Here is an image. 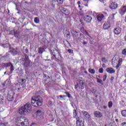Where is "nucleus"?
<instances>
[{
  "mask_svg": "<svg viewBox=\"0 0 126 126\" xmlns=\"http://www.w3.org/2000/svg\"><path fill=\"white\" fill-rule=\"evenodd\" d=\"M42 97L39 95L34 96L31 99V104L33 107H40V106H42Z\"/></svg>",
  "mask_w": 126,
  "mask_h": 126,
  "instance_id": "f257e3e1",
  "label": "nucleus"
},
{
  "mask_svg": "<svg viewBox=\"0 0 126 126\" xmlns=\"http://www.w3.org/2000/svg\"><path fill=\"white\" fill-rule=\"evenodd\" d=\"M32 110L31 104L27 103L19 109V114H20V115H26V114L31 112Z\"/></svg>",
  "mask_w": 126,
  "mask_h": 126,
  "instance_id": "f03ea898",
  "label": "nucleus"
},
{
  "mask_svg": "<svg viewBox=\"0 0 126 126\" xmlns=\"http://www.w3.org/2000/svg\"><path fill=\"white\" fill-rule=\"evenodd\" d=\"M50 53L51 55H53L54 57L56 58V59L58 60V61H60L61 63H63V60H61V59H62V56H61V55L58 50L56 49V48H53L52 50H51Z\"/></svg>",
  "mask_w": 126,
  "mask_h": 126,
  "instance_id": "7ed1b4c3",
  "label": "nucleus"
},
{
  "mask_svg": "<svg viewBox=\"0 0 126 126\" xmlns=\"http://www.w3.org/2000/svg\"><path fill=\"white\" fill-rule=\"evenodd\" d=\"M19 123H20L21 126H29L28 120L25 117H21L19 120Z\"/></svg>",
  "mask_w": 126,
  "mask_h": 126,
  "instance_id": "20e7f679",
  "label": "nucleus"
},
{
  "mask_svg": "<svg viewBox=\"0 0 126 126\" xmlns=\"http://www.w3.org/2000/svg\"><path fill=\"white\" fill-rule=\"evenodd\" d=\"M7 100L9 102H12L14 100V92L9 91L7 95Z\"/></svg>",
  "mask_w": 126,
  "mask_h": 126,
  "instance_id": "39448f33",
  "label": "nucleus"
},
{
  "mask_svg": "<svg viewBox=\"0 0 126 126\" xmlns=\"http://www.w3.org/2000/svg\"><path fill=\"white\" fill-rule=\"evenodd\" d=\"M23 65L24 66L25 70L28 69V67H29V65H30V60H29L28 56H25V61Z\"/></svg>",
  "mask_w": 126,
  "mask_h": 126,
  "instance_id": "423d86ee",
  "label": "nucleus"
},
{
  "mask_svg": "<svg viewBox=\"0 0 126 126\" xmlns=\"http://www.w3.org/2000/svg\"><path fill=\"white\" fill-rule=\"evenodd\" d=\"M43 114H44L43 111L38 110L35 112L34 117L36 119H40V118L43 116Z\"/></svg>",
  "mask_w": 126,
  "mask_h": 126,
  "instance_id": "0eeeda50",
  "label": "nucleus"
},
{
  "mask_svg": "<svg viewBox=\"0 0 126 126\" xmlns=\"http://www.w3.org/2000/svg\"><path fill=\"white\" fill-rule=\"evenodd\" d=\"M60 8L62 13H63V14H65V15H69L70 12H69V10H68V9L63 7H61Z\"/></svg>",
  "mask_w": 126,
  "mask_h": 126,
  "instance_id": "6e6552de",
  "label": "nucleus"
},
{
  "mask_svg": "<svg viewBox=\"0 0 126 126\" xmlns=\"http://www.w3.org/2000/svg\"><path fill=\"white\" fill-rule=\"evenodd\" d=\"M85 81L79 80V83L77 85L80 89H84Z\"/></svg>",
  "mask_w": 126,
  "mask_h": 126,
  "instance_id": "1a4fd4ad",
  "label": "nucleus"
},
{
  "mask_svg": "<svg viewBox=\"0 0 126 126\" xmlns=\"http://www.w3.org/2000/svg\"><path fill=\"white\" fill-rule=\"evenodd\" d=\"M96 18L98 22H101L102 20L105 19V16L103 14H99L97 15Z\"/></svg>",
  "mask_w": 126,
  "mask_h": 126,
  "instance_id": "9d476101",
  "label": "nucleus"
},
{
  "mask_svg": "<svg viewBox=\"0 0 126 126\" xmlns=\"http://www.w3.org/2000/svg\"><path fill=\"white\" fill-rule=\"evenodd\" d=\"M126 12V6H124L122 7L119 9V13L121 14V15H124Z\"/></svg>",
  "mask_w": 126,
  "mask_h": 126,
  "instance_id": "9b49d317",
  "label": "nucleus"
},
{
  "mask_svg": "<svg viewBox=\"0 0 126 126\" xmlns=\"http://www.w3.org/2000/svg\"><path fill=\"white\" fill-rule=\"evenodd\" d=\"M82 114H83L84 117L88 120H90V118H91V116L87 112V111H82Z\"/></svg>",
  "mask_w": 126,
  "mask_h": 126,
  "instance_id": "f8f14e48",
  "label": "nucleus"
},
{
  "mask_svg": "<svg viewBox=\"0 0 126 126\" xmlns=\"http://www.w3.org/2000/svg\"><path fill=\"white\" fill-rule=\"evenodd\" d=\"M9 52L12 55V56H15V55H17V48H10L9 50Z\"/></svg>",
  "mask_w": 126,
  "mask_h": 126,
  "instance_id": "ddd939ff",
  "label": "nucleus"
},
{
  "mask_svg": "<svg viewBox=\"0 0 126 126\" xmlns=\"http://www.w3.org/2000/svg\"><path fill=\"white\" fill-rule=\"evenodd\" d=\"M121 32H122V29L120 27H117L114 30V33L116 35H119V34H121Z\"/></svg>",
  "mask_w": 126,
  "mask_h": 126,
  "instance_id": "4468645a",
  "label": "nucleus"
},
{
  "mask_svg": "<svg viewBox=\"0 0 126 126\" xmlns=\"http://www.w3.org/2000/svg\"><path fill=\"white\" fill-rule=\"evenodd\" d=\"M109 7L111 9H116V8L118 7V4H117V3L111 2L109 5Z\"/></svg>",
  "mask_w": 126,
  "mask_h": 126,
  "instance_id": "2eb2a0df",
  "label": "nucleus"
},
{
  "mask_svg": "<svg viewBox=\"0 0 126 126\" xmlns=\"http://www.w3.org/2000/svg\"><path fill=\"white\" fill-rule=\"evenodd\" d=\"M84 20L87 23H91V20H92V17L90 16L87 15L84 17Z\"/></svg>",
  "mask_w": 126,
  "mask_h": 126,
  "instance_id": "dca6fc26",
  "label": "nucleus"
},
{
  "mask_svg": "<svg viewBox=\"0 0 126 126\" xmlns=\"http://www.w3.org/2000/svg\"><path fill=\"white\" fill-rule=\"evenodd\" d=\"M118 63L116 66V69H118L121 65H122V63H123V59L122 58H119V61H118Z\"/></svg>",
  "mask_w": 126,
  "mask_h": 126,
  "instance_id": "f3484780",
  "label": "nucleus"
},
{
  "mask_svg": "<svg viewBox=\"0 0 126 126\" xmlns=\"http://www.w3.org/2000/svg\"><path fill=\"white\" fill-rule=\"evenodd\" d=\"M103 27L104 29H109V28L111 27V25L110 24V23L106 22L103 24Z\"/></svg>",
  "mask_w": 126,
  "mask_h": 126,
  "instance_id": "a211bd4d",
  "label": "nucleus"
},
{
  "mask_svg": "<svg viewBox=\"0 0 126 126\" xmlns=\"http://www.w3.org/2000/svg\"><path fill=\"white\" fill-rule=\"evenodd\" d=\"M94 115L96 118H101L102 117V114L99 111H94Z\"/></svg>",
  "mask_w": 126,
  "mask_h": 126,
  "instance_id": "6ab92c4d",
  "label": "nucleus"
},
{
  "mask_svg": "<svg viewBox=\"0 0 126 126\" xmlns=\"http://www.w3.org/2000/svg\"><path fill=\"white\" fill-rule=\"evenodd\" d=\"M73 114L74 118H75L76 120H79V117L77 116V111H76V110L74 109L73 110Z\"/></svg>",
  "mask_w": 126,
  "mask_h": 126,
  "instance_id": "aec40b11",
  "label": "nucleus"
},
{
  "mask_svg": "<svg viewBox=\"0 0 126 126\" xmlns=\"http://www.w3.org/2000/svg\"><path fill=\"white\" fill-rule=\"evenodd\" d=\"M106 71L108 72L109 73H114L115 70H114V69L112 67L107 68L106 69Z\"/></svg>",
  "mask_w": 126,
  "mask_h": 126,
  "instance_id": "412c9836",
  "label": "nucleus"
},
{
  "mask_svg": "<svg viewBox=\"0 0 126 126\" xmlns=\"http://www.w3.org/2000/svg\"><path fill=\"white\" fill-rule=\"evenodd\" d=\"M77 121H76V126H82V125H83V123H82V121L79 120V119H76Z\"/></svg>",
  "mask_w": 126,
  "mask_h": 126,
  "instance_id": "4be33fe9",
  "label": "nucleus"
},
{
  "mask_svg": "<svg viewBox=\"0 0 126 126\" xmlns=\"http://www.w3.org/2000/svg\"><path fill=\"white\" fill-rule=\"evenodd\" d=\"M63 43H64V45L66 47H70V43H69V42H68V41H67V40H65V41H63Z\"/></svg>",
  "mask_w": 126,
  "mask_h": 126,
  "instance_id": "5701e85b",
  "label": "nucleus"
},
{
  "mask_svg": "<svg viewBox=\"0 0 126 126\" xmlns=\"http://www.w3.org/2000/svg\"><path fill=\"white\" fill-rule=\"evenodd\" d=\"M72 34H73L74 37H78V33H77V32L72 31H71Z\"/></svg>",
  "mask_w": 126,
  "mask_h": 126,
  "instance_id": "b1692460",
  "label": "nucleus"
},
{
  "mask_svg": "<svg viewBox=\"0 0 126 126\" xmlns=\"http://www.w3.org/2000/svg\"><path fill=\"white\" fill-rule=\"evenodd\" d=\"M38 54H43V52L44 51V48H42V47H39L38 48Z\"/></svg>",
  "mask_w": 126,
  "mask_h": 126,
  "instance_id": "393cba45",
  "label": "nucleus"
},
{
  "mask_svg": "<svg viewBox=\"0 0 126 126\" xmlns=\"http://www.w3.org/2000/svg\"><path fill=\"white\" fill-rule=\"evenodd\" d=\"M34 21L35 23H36L37 24H38V23H39L40 22V20L39 19V18L35 17L34 19Z\"/></svg>",
  "mask_w": 126,
  "mask_h": 126,
  "instance_id": "a878e982",
  "label": "nucleus"
},
{
  "mask_svg": "<svg viewBox=\"0 0 126 126\" xmlns=\"http://www.w3.org/2000/svg\"><path fill=\"white\" fill-rule=\"evenodd\" d=\"M89 72H90V73H92V74H94V73H95V69L89 68Z\"/></svg>",
  "mask_w": 126,
  "mask_h": 126,
  "instance_id": "bb28decb",
  "label": "nucleus"
},
{
  "mask_svg": "<svg viewBox=\"0 0 126 126\" xmlns=\"http://www.w3.org/2000/svg\"><path fill=\"white\" fill-rule=\"evenodd\" d=\"M0 101H1V104H3L4 97L2 95H0Z\"/></svg>",
  "mask_w": 126,
  "mask_h": 126,
  "instance_id": "cd10ccee",
  "label": "nucleus"
},
{
  "mask_svg": "<svg viewBox=\"0 0 126 126\" xmlns=\"http://www.w3.org/2000/svg\"><path fill=\"white\" fill-rule=\"evenodd\" d=\"M121 114L123 117H126V110H123L121 112Z\"/></svg>",
  "mask_w": 126,
  "mask_h": 126,
  "instance_id": "c85d7f7f",
  "label": "nucleus"
},
{
  "mask_svg": "<svg viewBox=\"0 0 126 126\" xmlns=\"http://www.w3.org/2000/svg\"><path fill=\"white\" fill-rule=\"evenodd\" d=\"M14 34H13L15 37H16L17 38H19V34L17 33V32H15V31H14Z\"/></svg>",
  "mask_w": 126,
  "mask_h": 126,
  "instance_id": "c756f323",
  "label": "nucleus"
},
{
  "mask_svg": "<svg viewBox=\"0 0 126 126\" xmlns=\"http://www.w3.org/2000/svg\"><path fill=\"white\" fill-rule=\"evenodd\" d=\"M121 105H122V106H123V107H125V106H126V103L125 101V100H122L121 102H120Z\"/></svg>",
  "mask_w": 126,
  "mask_h": 126,
  "instance_id": "7c9ffc66",
  "label": "nucleus"
},
{
  "mask_svg": "<svg viewBox=\"0 0 126 126\" xmlns=\"http://www.w3.org/2000/svg\"><path fill=\"white\" fill-rule=\"evenodd\" d=\"M108 107L109 108H112V107H113V102L109 101L108 102Z\"/></svg>",
  "mask_w": 126,
  "mask_h": 126,
  "instance_id": "2f4dec72",
  "label": "nucleus"
},
{
  "mask_svg": "<svg viewBox=\"0 0 126 126\" xmlns=\"http://www.w3.org/2000/svg\"><path fill=\"white\" fill-rule=\"evenodd\" d=\"M10 69H11V73H12L13 70H14V67H13V65H12V64H11Z\"/></svg>",
  "mask_w": 126,
  "mask_h": 126,
  "instance_id": "473e14b6",
  "label": "nucleus"
},
{
  "mask_svg": "<svg viewBox=\"0 0 126 126\" xmlns=\"http://www.w3.org/2000/svg\"><path fill=\"white\" fill-rule=\"evenodd\" d=\"M57 1H58L59 4H62V3L63 2V0H57Z\"/></svg>",
  "mask_w": 126,
  "mask_h": 126,
  "instance_id": "72a5a7b5",
  "label": "nucleus"
},
{
  "mask_svg": "<svg viewBox=\"0 0 126 126\" xmlns=\"http://www.w3.org/2000/svg\"><path fill=\"white\" fill-rule=\"evenodd\" d=\"M14 31H15V32H14ZM17 31H16V30L15 29H13V30H12V31H11V34H12V35H13L14 34V33H15Z\"/></svg>",
  "mask_w": 126,
  "mask_h": 126,
  "instance_id": "f704fd0d",
  "label": "nucleus"
},
{
  "mask_svg": "<svg viewBox=\"0 0 126 126\" xmlns=\"http://www.w3.org/2000/svg\"><path fill=\"white\" fill-rule=\"evenodd\" d=\"M67 52L69 54H72L73 53V50H72L71 49H69V50H67Z\"/></svg>",
  "mask_w": 126,
  "mask_h": 126,
  "instance_id": "c9c22d12",
  "label": "nucleus"
},
{
  "mask_svg": "<svg viewBox=\"0 0 126 126\" xmlns=\"http://www.w3.org/2000/svg\"><path fill=\"white\" fill-rule=\"evenodd\" d=\"M97 83H102V80L98 79V78H97Z\"/></svg>",
  "mask_w": 126,
  "mask_h": 126,
  "instance_id": "e433bc0d",
  "label": "nucleus"
},
{
  "mask_svg": "<svg viewBox=\"0 0 126 126\" xmlns=\"http://www.w3.org/2000/svg\"><path fill=\"white\" fill-rule=\"evenodd\" d=\"M122 54L123 55H126V49H124L122 51Z\"/></svg>",
  "mask_w": 126,
  "mask_h": 126,
  "instance_id": "4c0bfd02",
  "label": "nucleus"
},
{
  "mask_svg": "<svg viewBox=\"0 0 126 126\" xmlns=\"http://www.w3.org/2000/svg\"><path fill=\"white\" fill-rule=\"evenodd\" d=\"M65 93L66 94H67V97H68V98H70L71 95H70V94H69V93H68L67 92H65Z\"/></svg>",
  "mask_w": 126,
  "mask_h": 126,
  "instance_id": "58836bf2",
  "label": "nucleus"
},
{
  "mask_svg": "<svg viewBox=\"0 0 126 126\" xmlns=\"http://www.w3.org/2000/svg\"><path fill=\"white\" fill-rule=\"evenodd\" d=\"M66 37H67L68 38V39H70V34L67 33Z\"/></svg>",
  "mask_w": 126,
  "mask_h": 126,
  "instance_id": "ea45409f",
  "label": "nucleus"
},
{
  "mask_svg": "<svg viewBox=\"0 0 126 126\" xmlns=\"http://www.w3.org/2000/svg\"><path fill=\"white\" fill-rule=\"evenodd\" d=\"M99 71L100 73H103V68H100L99 69Z\"/></svg>",
  "mask_w": 126,
  "mask_h": 126,
  "instance_id": "a19ab883",
  "label": "nucleus"
},
{
  "mask_svg": "<svg viewBox=\"0 0 126 126\" xmlns=\"http://www.w3.org/2000/svg\"><path fill=\"white\" fill-rule=\"evenodd\" d=\"M5 83H7V84H8V83H10V80H6L5 82Z\"/></svg>",
  "mask_w": 126,
  "mask_h": 126,
  "instance_id": "79ce46f5",
  "label": "nucleus"
},
{
  "mask_svg": "<svg viewBox=\"0 0 126 126\" xmlns=\"http://www.w3.org/2000/svg\"><path fill=\"white\" fill-rule=\"evenodd\" d=\"M121 126H126V123L124 122L121 124Z\"/></svg>",
  "mask_w": 126,
  "mask_h": 126,
  "instance_id": "37998d69",
  "label": "nucleus"
},
{
  "mask_svg": "<svg viewBox=\"0 0 126 126\" xmlns=\"http://www.w3.org/2000/svg\"><path fill=\"white\" fill-rule=\"evenodd\" d=\"M106 78H107V75H105L104 76V77H103V81H105V80H106Z\"/></svg>",
  "mask_w": 126,
  "mask_h": 126,
  "instance_id": "c03bdc74",
  "label": "nucleus"
},
{
  "mask_svg": "<svg viewBox=\"0 0 126 126\" xmlns=\"http://www.w3.org/2000/svg\"><path fill=\"white\" fill-rule=\"evenodd\" d=\"M102 62H105L106 61V58H102L101 59Z\"/></svg>",
  "mask_w": 126,
  "mask_h": 126,
  "instance_id": "a18cd8bd",
  "label": "nucleus"
},
{
  "mask_svg": "<svg viewBox=\"0 0 126 126\" xmlns=\"http://www.w3.org/2000/svg\"><path fill=\"white\" fill-rule=\"evenodd\" d=\"M48 104H49V105H50L51 106V105H52V101L49 100V102H48Z\"/></svg>",
  "mask_w": 126,
  "mask_h": 126,
  "instance_id": "49530a36",
  "label": "nucleus"
},
{
  "mask_svg": "<svg viewBox=\"0 0 126 126\" xmlns=\"http://www.w3.org/2000/svg\"><path fill=\"white\" fill-rule=\"evenodd\" d=\"M63 97H64V95H60V99H62V98H63Z\"/></svg>",
  "mask_w": 126,
  "mask_h": 126,
  "instance_id": "de8ad7c7",
  "label": "nucleus"
},
{
  "mask_svg": "<svg viewBox=\"0 0 126 126\" xmlns=\"http://www.w3.org/2000/svg\"><path fill=\"white\" fill-rule=\"evenodd\" d=\"M26 81V80H24V79H22V82L23 83H24V84L25 83Z\"/></svg>",
  "mask_w": 126,
  "mask_h": 126,
  "instance_id": "09e8293b",
  "label": "nucleus"
},
{
  "mask_svg": "<svg viewBox=\"0 0 126 126\" xmlns=\"http://www.w3.org/2000/svg\"><path fill=\"white\" fill-rule=\"evenodd\" d=\"M25 53H28V52H29L28 49H25Z\"/></svg>",
  "mask_w": 126,
  "mask_h": 126,
  "instance_id": "8fccbe9b",
  "label": "nucleus"
},
{
  "mask_svg": "<svg viewBox=\"0 0 126 126\" xmlns=\"http://www.w3.org/2000/svg\"><path fill=\"white\" fill-rule=\"evenodd\" d=\"M103 108H104V109H107V106L104 105V106H103Z\"/></svg>",
  "mask_w": 126,
  "mask_h": 126,
  "instance_id": "3c124183",
  "label": "nucleus"
},
{
  "mask_svg": "<svg viewBox=\"0 0 126 126\" xmlns=\"http://www.w3.org/2000/svg\"><path fill=\"white\" fill-rule=\"evenodd\" d=\"M111 80H114V77H111Z\"/></svg>",
  "mask_w": 126,
  "mask_h": 126,
  "instance_id": "603ef678",
  "label": "nucleus"
},
{
  "mask_svg": "<svg viewBox=\"0 0 126 126\" xmlns=\"http://www.w3.org/2000/svg\"><path fill=\"white\" fill-rule=\"evenodd\" d=\"M77 3H78V4H80V3H81L80 1H78Z\"/></svg>",
  "mask_w": 126,
  "mask_h": 126,
  "instance_id": "864d4df0",
  "label": "nucleus"
},
{
  "mask_svg": "<svg viewBox=\"0 0 126 126\" xmlns=\"http://www.w3.org/2000/svg\"><path fill=\"white\" fill-rule=\"evenodd\" d=\"M83 44H84L85 45H86V44H87V43L86 42H83Z\"/></svg>",
  "mask_w": 126,
  "mask_h": 126,
  "instance_id": "5fc2aeb1",
  "label": "nucleus"
},
{
  "mask_svg": "<svg viewBox=\"0 0 126 126\" xmlns=\"http://www.w3.org/2000/svg\"><path fill=\"white\" fill-rule=\"evenodd\" d=\"M0 126H4V125L2 124H0Z\"/></svg>",
  "mask_w": 126,
  "mask_h": 126,
  "instance_id": "6e6d98bb",
  "label": "nucleus"
},
{
  "mask_svg": "<svg viewBox=\"0 0 126 126\" xmlns=\"http://www.w3.org/2000/svg\"><path fill=\"white\" fill-rule=\"evenodd\" d=\"M78 7H79L80 8V7H81V6H80V5H79Z\"/></svg>",
  "mask_w": 126,
  "mask_h": 126,
  "instance_id": "4d7b16f0",
  "label": "nucleus"
},
{
  "mask_svg": "<svg viewBox=\"0 0 126 126\" xmlns=\"http://www.w3.org/2000/svg\"><path fill=\"white\" fill-rule=\"evenodd\" d=\"M104 13L105 14H107V12H104Z\"/></svg>",
  "mask_w": 126,
  "mask_h": 126,
  "instance_id": "13d9d810",
  "label": "nucleus"
},
{
  "mask_svg": "<svg viewBox=\"0 0 126 126\" xmlns=\"http://www.w3.org/2000/svg\"><path fill=\"white\" fill-rule=\"evenodd\" d=\"M109 126H112V124H109Z\"/></svg>",
  "mask_w": 126,
  "mask_h": 126,
  "instance_id": "bf43d9fd",
  "label": "nucleus"
},
{
  "mask_svg": "<svg viewBox=\"0 0 126 126\" xmlns=\"http://www.w3.org/2000/svg\"><path fill=\"white\" fill-rule=\"evenodd\" d=\"M85 73H87V71H85Z\"/></svg>",
  "mask_w": 126,
  "mask_h": 126,
  "instance_id": "052dcab7",
  "label": "nucleus"
},
{
  "mask_svg": "<svg viewBox=\"0 0 126 126\" xmlns=\"http://www.w3.org/2000/svg\"><path fill=\"white\" fill-rule=\"evenodd\" d=\"M84 0V1H86V0Z\"/></svg>",
  "mask_w": 126,
  "mask_h": 126,
  "instance_id": "680f3d73",
  "label": "nucleus"
},
{
  "mask_svg": "<svg viewBox=\"0 0 126 126\" xmlns=\"http://www.w3.org/2000/svg\"><path fill=\"white\" fill-rule=\"evenodd\" d=\"M19 89H20V88H18V90H19Z\"/></svg>",
  "mask_w": 126,
  "mask_h": 126,
  "instance_id": "e2e57ef3",
  "label": "nucleus"
},
{
  "mask_svg": "<svg viewBox=\"0 0 126 126\" xmlns=\"http://www.w3.org/2000/svg\"><path fill=\"white\" fill-rule=\"evenodd\" d=\"M97 76V77H99V76Z\"/></svg>",
  "mask_w": 126,
  "mask_h": 126,
  "instance_id": "0e129e2a",
  "label": "nucleus"
},
{
  "mask_svg": "<svg viewBox=\"0 0 126 126\" xmlns=\"http://www.w3.org/2000/svg\"><path fill=\"white\" fill-rule=\"evenodd\" d=\"M75 88H76V86H75Z\"/></svg>",
  "mask_w": 126,
  "mask_h": 126,
  "instance_id": "69168bd1",
  "label": "nucleus"
},
{
  "mask_svg": "<svg viewBox=\"0 0 126 126\" xmlns=\"http://www.w3.org/2000/svg\"><path fill=\"white\" fill-rule=\"evenodd\" d=\"M55 0V1H56V0Z\"/></svg>",
  "mask_w": 126,
  "mask_h": 126,
  "instance_id": "338daca9",
  "label": "nucleus"
},
{
  "mask_svg": "<svg viewBox=\"0 0 126 126\" xmlns=\"http://www.w3.org/2000/svg\"><path fill=\"white\" fill-rule=\"evenodd\" d=\"M105 126H107V125H105Z\"/></svg>",
  "mask_w": 126,
  "mask_h": 126,
  "instance_id": "774afa93",
  "label": "nucleus"
}]
</instances>
